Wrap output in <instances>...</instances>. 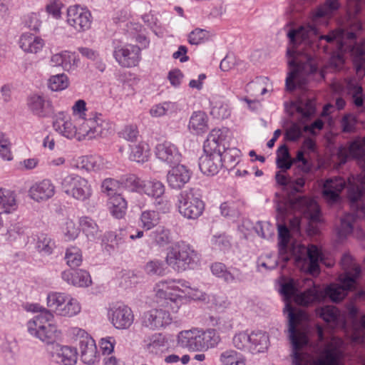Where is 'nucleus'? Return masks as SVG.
Here are the masks:
<instances>
[{
  "mask_svg": "<svg viewBox=\"0 0 365 365\" xmlns=\"http://www.w3.org/2000/svg\"><path fill=\"white\" fill-rule=\"evenodd\" d=\"M168 347V341L161 334H153L146 341L147 350L153 354H158L165 351Z\"/></svg>",
  "mask_w": 365,
  "mask_h": 365,
  "instance_id": "de8ad7c7",
  "label": "nucleus"
},
{
  "mask_svg": "<svg viewBox=\"0 0 365 365\" xmlns=\"http://www.w3.org/2000/svg\"><path fill=\"white\" fill-rule=\"evenodd\" d=\"M6 240L14 245H25L28 241L25 226L20 222L11 225L7 230Z\"/></svg>",
  "mask_w": 365,
  "mask_h": 365,
  "instance_id": "2f4dec72",
  "label": "nucleus"
},
{
  "mask_svg": "<svg viewBox=\"0 0 365 365\" xmlns=\"http://www.w3.org/2000/svg\"><path fill=\"white\" fill-rule=\"evenodd\" d=\"M11 143L8 136L0 132V156L4 160L10 161L13 159Z\"/></svg>",
  "mask_w": 365,
  "mask_h": 365,
  "instance_id": "69168bd1",
  "label": "nucleus"
},
{
  "mask_svg": "<svg viewBox=\"0 0 365 365\" xmlns=\"http://www.w3.org/2000/svg\"><path fill=\"white\" fill-rule=\"evenodd\" d=\"M109 208L116 218H122L125 214L127 202L120 195H113L109 199Z\"/></svg>",
  "mask_w": 365,
  "mask_h": 365,
  "instance_id": "09e8293b",
  "label": "nucleus"
},
{
  "mask_svg": "<svg viewBox=\"0 0 365 365\" xmlns=\"http://www.w3.org/2000/svg\"><path fill=\"white\" fill-rule=\"evenodd\" d=\"M192 172L185 165L177 164L167 173L166 181L173 190H180L187 184L191 178Z\"/></svg>",
  "mask_w": 365,
  "mask_h": 365,
  "instance_id": "412c9836",
  "label": "nucleus"
},
{
  "mask_svg": "<svg viewBox=\"0 0 365 365\" xmlns=\"http://www.w3.org/2000/svg\"><path fill=\"white\" fill-rule=\"evenodd\" d=\"M79 58L78 56L68 51H62V68L66 71L75 70L78 65Z\"/></svg>",
  "mask_w": 365,
  "mask_h": 365,
  "instance_id": "0e129e2a",
  "label": "nucleus"
},
{
  "mask_svg": "<svg viewBox=\"0 0 365 365\" xmlns=\"http://www.w3.org/2000/svg\"><path fill=\"white\" fill-rule=\"evenodd\" d=\"M178 106L176 103L165 101L155 104L150 109V115L153 118H160L165 115H171L177 113Z\"/></svg>",
  "mask_w": 365,
  "mask_h": 365,
  "instance_id": "a19ab883",
  "label": "nucleus"
},
{
  "mask_svg": "<svg viewBox=\"0 0 365 365\" xmlns=\"http://www.w3.org/2000/svg\"><path fill=\"white\" fill-rule=\"evenodd\" d=\"M268 335L262 331H242L232 338V344L238 350L248 351L252 354L265 352L269 346Z\"/></svg>",
  "mask_w": 365,
  "mask_h": 365,
  "instance_id": "1a4fd4ad",
  "label": "nucleus"
},
{
  "mask_svg": "<svg viewBox=\"0 0 365 365\" xmlns=\"http://www.w3.org/2000/svg\"><path fill=\"white\" fill-rule=\"evenodd\" d=\"M208 118L205 112L195 111L190 116L188 128L196 135L207 132L208 130Z\"/></svg>",
  "mask_w": 365,
  "mask_h": 365,
  "instance_id": "c9c22d12",
  "label": "nucleus"
},
{
  "mask_svg": "<svg viewBox=\"0 0 365 365\" xmlns=\"http://www.w3.org/2000/svg\"><path fill=\"white\" fill-rule=\"evenodd\" d=\"M81 312V304L79 301L68 294L66 300H65L58 316L71 318L79 314Z\"/></svg>",
  "mask_w": 365,
  "mask_h": 365,
  "instance_id": "79ce46f5",
  "label": "nucleus"
},
{
  "mask_svg": "<svg viewBox=\"0 0 365 365\" xmlns=\"http://www.w3.org/2000/svg\"><path fill=\"white\" fill-rule=\"evenodd\" d=\"M145 270L148 274L163 276L165 274L164 264L160 259H153L147 262Z\"/></svg>",
  "mask_w": 365,
  "mask_h": 365,
  "instance_id": "774afa93",
  "label": "nucleus"
},
{
  "mask_svg": "<svg viewBox=\"0 0 365 365\" xmlns=\"http://www.w3.org/2000/svg\"><path fill=\"white\" fill-rule=\"evenodd\" d=\"M317 314L331 328H344V317L334 306H324L317 310Z\"/></svg>",
  "mask_w": 365,
  "mask_h": 365,
  "instance_id": "bb28decb",
  "label": "nucleus"
},
{
  "mask_svg": "<svg viewBox=\"0 0 365 365\" xmlns=\"http://www.w3.org/2000/svg\"><path fill=\"white\" fill-rule=\"evenodd\" d=\"M44 45V40L41 37L30 33L23 34L19 39L20 48L27 53H37Z\"/></svg>",
  "mask_w": 365,
  "mask_h": 365,
  "instance_id": "7c9ffc66",
  "label": "nucleus"
},
{
  "mask_svg": "<svg viewBox=\"0 0 365 365\" xmlns=\"http://www.w3.org/2000/svg\"><path fill=\"white\" fill-rule=\"evenodd\" d=\"M278 238H279V251L281 258L284 261H288L289 258L287 256V245L289 242V231L286 225H280L278 226Z\"/></svg>",
  "mask_w": 365,
  "mask_h": 365,
  "instance_id": "6e6d98bb",
  "label": "nucleus"
},
{
  "mask_svg": "<svg viewBox=\"0 0 365 365\" xmlns=\"http://www.w3.org/2000/svg\"><path fill=\"white\" fill-rule=\"evenodd\" d=\"M344 187L345 181L343 178H334L327 179L323 185V197L329 202H335L339 199V195Z\"/></svg>",
  "mask_w": 365,
  "mask_h": 365,
  "instance_id": "cd10ccee",
  "label": "nucleus"
},
{
  "mask_svg": "<svg viewBox=\"0 0 365 365\" xmlns=\"http://www.w3.org/2000/svg\"><path fill=\"white\" fill-rule=\"evenodd\" d=\"M294 108L300 115V120L305 122L315 113V101L313 99L301 100L294 103Z\"/></svg>",
  "mask_w": 365,
  "mask_h": 365,
  "instance_id": "37998d69",
  "label": "nucleus"
},
{
  "mask_svg": "<svg viewBox=\"0 0 365 365\" xmlns=\"http://www.w3.org/2000/svg\"><path fill=\"white\" fill-rule=\"evenodd\" d=\"M150 240L156 245L164 247L168 245L171 240L170 229L165 226H159L149 235Z\"/></svg>",
  "mask_w": 365,
  "mask_h": 365,
  "instance_id": "c03bdc74",
  "label": "nucleus"
},
{
  "mask_svg": "<svg viewBox=\"0 0 365 365\" xmlns=\"http://www.w3.org/2000/svg\"><path fill=\"white\" fill-rule=\"evenodd\" d=\"M341 266L344 272L339 276V284H331L323 290L324 297H329L333 302L343 299L347 291L356 287V281L361 277L360 266L349 253L342 256Z\"/></svg>",
  "mask_w": 365,
  "mask_h": 365,
  "instance_id": "f03ea898",
  "label": "nucleus"
},
{
  "mask_svg": "<svg viewBox=\"0 0 365 365\" xmlns=\"http://www.w3.org/2000/svg\"><path fill=\"white\" fill-rule=\"evenodd\" d=\"M60 185L63 192L77 201L86 202L93 195V187L88 179L76 173H67Z\"/></svg>",
  "mask_w": 365,
  "mask_h": 365,
  "instance_id": "9d476101",
  "label": "nucleus"
},
{
  "mask_svg": "<svg viewBox=\"0 0 365 365\" xmlns=\"http://www.w3.org/2000/svg\"><path fill=\"white\" fill-rule=\"evenodd\" d=\"M52 357L58 364L63 365H74L77 361L78 353L76 349L56 344L53 347Z\"/></svg>",
  "mask_w": 365,
  "mask_h": 365,
  "instance_id": "c85d7f7f",
  "label": "nucleus"
},
{
  "mask_svg": "<svg viewBox=\"0 0 365 365\" xmlns=\"http://www.w3.org/2000/svg\"><path fill=\"white\" fill-rule=\"evenodd\" d=\"M81 358L82 361L88 365H94L99 362L100 356L97 351L96 342L93 339H88L80 346Z\"/></svg>",
  "mask_w": 365,
  "mask_h": 365,
  "instance_id": "f704fd0d",
  "label": "nucleus"
},
{
  "mask_svg": "<svg viewBox=\"0 0 365 365\" xmlns=\"http://www.w3.org/2000/svg\"><path fill=\"white\" fill-rule=\"evenodd\" d=\"M230 130L223 128L213 129L203 145V155L199 159V168L207 175H215L223 167L221 148L225 149Z\"/></svg>",
  "mask_w": 365,
  "mask_h": 365,
  "instance_id": "f257e3e1",
  "label": "nucleus"
},
{
  "mask_svg": "<svg viewBox=\"0 0 365 365\" xmlns=\"http://www.w3.org/2000/svg\"><path fill=\"white\" fill-rule=\"evenodd\" d=\"M209 322L211 326L216 327V331L222 334L230 332L233 329V321L226 316H210Z\"/></svg>",
  "mask_w": 365,
  "mask_h": 365,
  "instance_id": "3c124183",
  "label": "nucleus"
},
{
  "mask_svg": "<svg viewBox=\"0 0 365 365\" xmlns=\"http://www.w3.org/2000/svg\"><path fill=\"white\" fill-rule=\"evenodd\" d=\"M200 260L197 252L185 242L170 247L165 257L166 264L178 272L193 269Z\"/></svg>",
  "mask_w": 365,
  "mask_h": 365,
  "instance_id": "423d86ee",
  "label": "nucleus"
},
{
  "mask_svg": "<svg viewBox=\"0 0 365 365\" xmlns=\"http://www.w3.org/2000/svg\"><path fill=\"white\" fill-rule=\"evenodd\" d=\"M66 23L78 32H84L91 28L92 14L86 7L70 6L67 9Z\"/></svg>",
  "mask_w": 365,
  "mask_h": 365,
  "instance_id": "4468645a",
  "label": "nucleus"
},
{
  "mask_svg": "<svg viewBox=\"0 0 365 365\" xmlns=\"http://www.w3.org/2000/svg\"><path fill=\"white\" fill-rule=\"evenodd\" d=\"M79 225L87 238L91 241L96 240L100 235V230L96 222L88 217H82Z\"/></svg>",
  "mask_w": 365,
  "mask_h": 365,
  "instance_id": "a18cd8bd",
  "label": "nucleus"
},
{
  "mask_svg": "<svg viewBox=\"0 0 365 365\" xmlns=\"http://www.w3.org/2000/svg\"><path fill=\"white\" fill-rule=\"evenodd\" d=\"M296 206H298L304 216L309 220V232L314 223L321 221V212L317 202L307 197L298 199Z\"/></svg>",
  "mask_w": 365,
  "mask_h": 365,
  "instance_id": "b1692460",
  "label": "nucleus"
},
{
  "mask_svg": "<svg viewBox=\"0 0 365 365\" xmlns=\"http://www.w3.org/2000/svg\"><path fill=\"white\" fill-rule=\"evenodd\" d=\"M129 159L138 163L147 162L150 156V148L145 141H140L130 146Z\"/></svg>",
  "mask_w": 365,
  "mask_h": 365,
  "instance_id": "e433bc0d",
  "label": "nucleus"
},
{
  "mask_svg": "<svg viewBox=\"0 0 365 365\" xmlns=\"http://www.w3.org/2000/svg\"><path fill=\"white\" fill-rule=\"evenodd\" d=\"M53 128L61 135L68 138H77L76 123L72 122L71 117L63 111L58 112L53 122Z\"/></svg>",
  "mask_w": 365,
  "mask_h": 365,
  "instance_id": "4be33fe9",
  "label": "nucleus"
},
{
  "mask_svg": "<svg viewBox=\"0 0 365 365\" xmlns=\"http://www.w3.org/2000/svg\"><path fill=\"white\" fill-rule=\"evenodd\" d=\"M120 182L129 191L141 193L144 180H141L135 175H128L121 178Z\"/></svg>",
  "mask_w": 365,
  "mask_h": 365,
  "instance_id": "e2e57ef3",
  "label": "nucleus"
},
{
  "mask_svg": "<svg viewBox=\"0 0 365 365\" xmlns=\"http://www.w3.org/2000/svg\"><path fill=\"white\" fill-rule=\"evenodd\" d=\"M65 259L66 264L71 268L79 267L83 261L82 252L76 247H71L66 250Z\"/></svg>",
  "mask_w": 365,
  "mask_h": 365,
  "instance_id": "680f3d73",
  "label": "nucleus"
},
{
  "mask_svg": "<svg viewBox=\"0 0 365 365\" xmlns=\"http://www.w3.org/2000/svg\"><path fill=\"white\" fill-rule=\"evenodd\" d=\"M179 279L160 280L153 288L156 300L169 307L173 312H177L181 307L180 285Z\"/></svg>",
  "mask_w": 365,
  "mask_h": 365,
  "instance_id": "f8f14e48",
  "label": "nucleus"
},
{
  "mask_svg": "<svg viewBox=\"0 0 365 365\" xmlns=\"http://www.w3.org/2000/svg\"><path fill=\"white\" fill-rule=\"evenodd\" d=\"M176 205L179 213L188 220L197 219L205 210V203L195 188L180 192L177 197Z\"/></svg>",
  "mask_w": 365,
  "mask_h": 365,
  "instance_id": "9b49d317",
  "label": "nucleus"
},
{
  "mask_svg": "<svg viewBox=\"0 0 365 365\" xmlns=\"http://www.w3.org/2000/svg\"><path fill=\"white\" fill-rule=\"evenodd\" d=\"M28 109L38 118L48 117L53 110L52 102L38 94H32L27 98Z\"/></svg>",
  "mask_w": 365,
  "mask_h": 365,
  "instance_id": "5701e85b",
  "label": "nucleus"
},
{
  "mask_svg": "<svg viewBox=\"0 0 365 365\" xmlns=\"http://www.w3.org/2000/svg\"><path fill=\"white\" fill-rule=\"evenodd\" d=\"M155 155L160 163L168 166L178 164L181 160L178 147L169 141L158 143L155 148Z\"/></svg>",
  "mask_w": 365,
  "mask_h": 365,
  "instance_id": "aec40b11",
  "label": "nucleus"
},
{
  "mask_svg": "<svg viewBox=\"0 0 365 365\" xmlns=\"http://www.w3.org/2000/svg\"><path fill=\"white\" fill-rule=\"evenodd\" d=\"M61 277L68 284L78 287H87L92 283L90 274L83 269L66 270L62 272Z\"/></svg>",
  "mask_w": 365,
  "mask_h": 365,
  "instance_id": "c756f323",
  "label": "nucleus"
},
{
  "mask_svg": "<svg viewBox=\"0 0 365 365\" xmlns=\"http://www.w3.org/2000/svg\"><path fill=\"white\" fill-rule=\"evenodd\" d=\"M111 324L118 329L129 328L133 323L134 315L132 309L124 304L110 307L108 312Z\"/></svg>",
  "mask_w": 365,
  "mask_h": 365,
  "instance_id": "6ab92c4d",
  "label": "nucleus"
},
{
  "mask_svg": "<svg viewBox=\"0 0 365 365\" xmlns=\"http://www.w3.org/2000/svg\"><path fill=\"white\" fill-rule=\"evenodd\" d=\"M349 155L356 159L362 170L357 175L356 187L353 186L349 190V198L351 206L356 208L357 212L364 213V207L361 202L365 194V137L361 140H356L351 143L349 147Z\"/></svg>",
  "mask_w": 365,
  "mask_h": 365,
  "instance_id": "39448f33",
  "label": "nucleus"
},
{
  "mask_svg": "<svg viewBox=\"0 0 365 365\" xmlns=\"http://www.w3.org/2000/svg\"><path fill=\"white\" fill-rule=\"evenodd\" d=\"M344 87L347 93L351 96L354 106L357 108L362 107L365 96L359 82L355 78L347 79L345 81Z\"/></svg>",
  "mask_w": 365,
  "mask_h": 365,
  "instance_id": "58836bf2",
  "label": "nucleus"
},
{
  "mask_svg": "<svg viewBox=\"0 0 365 365\" xmlns=\"http://www.w3.org/2000/svg\"><path fill=\"white\" fill-rule=\"evenodd\" d=\"M178 344L189 351H202L200 329L181 331L177 337Z\"/></svg>",
  "mask_w": 365,
  "mask_h": 365,
  "instance_id": "393cba45",
  "label": "nucleus"
},
{
  "mask_svg": "<svg viewBox=\"0 0 365 365\" xmlns=\"http://www.w3.org/2000/svg\"><path fill=\"white\" fill-rule=\"evenodd\" d=\"M355 216L353 214H346L341 220L340 227L338 230V235L340 237H345L353 231V222Z\"/></svg>",
  "mask_w": 365,
  "mask_h": 365,
  "instance_id": "338daca9",
  "label": "nucleus"
},
{
  "mask_svg": "<svg viewBox=\"0 0 365 365\" xmlns=\"http://www.w3.org/2000/svg\"><path fill=\"white\" fill-rule=\"evenodd\" d=\"M230 135H231L230 133ZM230 138V135H229L225 149L221 148L222 162L224 161L223 166L227 168H232L237 165L240 160L241 154L240 150L236 148H227Z\"/></svg>",
  "mask_w": 365,
  "mask_h": 365,
  "instance_id": "49530a36",
  "label": "nucleus"
},
{
  "mask_svg": "<svg viewBox=\"0 0 365 365\" xmlns=\"http://www.w3.org/2000/svg\"><path fill=\"white\" fill-rule=\"evenodd\" d=\"M113 56L123 67L136 66L140 60V48L137 45L126 44L114 48Z\"/></svg>",
  "mask_w": 365,
  "mask_h": 365,
  "instance_id": "dca6fc26",
  "label": "nucleus"
},
{
  "mask_svg": "<svg viewBox=\"0 0 365 365\" xmlns=\"http://www.w3.org/2000/svg\"><path fill=\"white\" fill-rule=\"evenodd\" d=\"M36 247L37 250L45 255H51L55 247V242L46 234L38 236Z\"/></svg>",
  "mask_w": 365,
  "mask_h": 365,
  "instance_id": "052dcab7",
  "label": "nucleus"
},
{
  "mask_svg": "<svg viewBox=\"0 0 365 365\" xmlns=\"http://www.w3.org/2000/svg\"><path fill=\"white\" fill-rule=\"evenodd\" d=\"M173 319L169 312L163 309H152L142 317V325L150 330H158L171 324Z\"/></svg>",
  "mask_w": 365,
  "mask_h": 365,
  "instance_id": "f3484780",
  "label": "nucleus"
},
{
  "mask_svg": "<svg viewBox=\"0 0 365 365\" xmlns=\"http://www.w3.org/2000/svg\"><path fill=\"white\" fill-rule=\"evenodd\" d=\"M60 229L61 235L66 241L76 240L80 233L79 227L76 225L73 220L69 218L64 220L61 225Z\"/></svg>",
  "mask_w": 365,
  "mask_h": 365,
  "instance_id": "864d4df0",
  "label": "nucleus"
},
{
  "mask_svg": "<svg viewBox=\"0 0 365 365\" xmlns=\"http://www.w3.org/2000/svg\"><path fill=\"white\" fill-rule=\"evenodd\" d=\"M140 220L142 227L147 230H150L159 224L160 217L159 213L156 211L145 210L141 213Z\"/></svg>",
  "mask_w": 365,
  "mask_h": 365,
  "instance_id": "13d9d810",
  "label": "nucleus"
},
{
  "mask_svg": "<svg viewBox=\"0 0 365 365\" xmlns=\"http://www.w3.org/2000/svg\"><path fill=\"white\" fill-rule=\"evenodd\" d=\"M279 292L284 297L286 304L284 313L287 314L289 338L294 350L307 345L308 339L304 332L297 330V326L307 318L304 312L300 309H294L290 304L291 299L294 300L295 287L292 282H288L281 285Z\"/></svg>",
  "mask_w": 365,
  "mask_h": 365,
  "instance_id": "7ed1b4c3",
  "label": "nucleus"
},
{
  "mask_svg": "<svg viewBox=\"0 0 365 365\" xmlns=\"http://www.w3.org/2000/svg\"><path fill=\"white\" fill-rule=\"evenodd\" d=\"M343 341L341 339L333 336L325 344L317 359L310 354L301 352L302 346L294 350L292 347V365H341L344 357L342 350Z\"/></svg>",
  "mask_w": 365,
  "mask_h": 365,
  "instance_id": "20e7f679",
  "label": "nucleus"
},
{
  "mask_svg": "<svg viewBox=\"0 0 365 365\" xmlns=\"http://www.w3.org/2000/svg\"><path fill=\"white\" fill-rule=\"evenodd\" d=\"M212 273L217 277L222 278L227 283H232L240 281L239 274L235 275L233 273L228 272L225 266L220 262H216L211 266Z\"/></svg>",
  "mask_w": 365,
  "mask_h": 365,
  "instance_id": "5fc2aeb1",
  "label": "nucleus"
},
{
  "mask_svg": "<svg viewBox=\"0 0 365 365\" xmlns=\"http://www.w3.org/2000/svg\"><path fill=\"white\" fill-rule=\"evenodd\" d=\"M142 186L141 193L153 198L154 205L158 210L163 212L169 210L170 204L165 195V187L160 181L156 180L144 181Z\"/></svg>",
  "mask_w": 365,
  "mask_h": 365,
  "instance_id": "2eb2a0df",
  "label": "nucleus"
},
{
  "mask_svg": "<svg viewBox=\"0 0 365 365\" xmlns=\"http://www.w3.org/2000/svg\"><path fill=\"white\" fill-rule=\"evenodd\" d=\"M68 294L64 292H51L47 295L46 302L50 311L58 316L61 309L66 300Z\"/></svg>",
  "mask_w": 365,
  "mask_h": 365,
  "instance_id": "603ef678",
  "label": "nucleus"
},
{
  "mask_svg": "<svg viewBox=\"0 0 365 365\" xmlns=\"http://www.w3.org/2000/svg\"><path fill=\"white\" fill-rule=\"evenodd\" d=\"M54 316L51 311H44L29 319L26 323L28 333L46 344H51L60 336L61 331L53 323Z\"/></svg>",
  "mask_w": 365,
  "mask_h": 365,
  "instance_id": "0eeeda50",
  "label": "nucleus"
},
{
  "mask_svg": "<svg viewBox=\"0 0 365 365\" xmlns=\"http://www.w3.org/2000/svg\"><path fill=\"white\" fill-rule=\"evenodd\" d=\"M277 165L284 171L289 170L293 164L287 147L281 145L277 151Z\"/></svg>",
  "mask_w": 365,
  "mask_h": 365,
  "instance_id": "4d7b16f0",
  "label": "nucleus"
},
{
  "mask_svg": "<svg viewBox=\"0 0 365 365\" xmlns=\"http://www.w3.org/2000/svg\"><path fill=\"white\" fill-rule=\"evenodd\" d=\"M180 285L181 305L187 301H205L207 295L205 292L196 287H191L190 283L184 279H179Z\"/></svg>",
  "mask_w": 365,
  "mask_h": 365,
  "instance_id": "473e14b6",
  "label": "nucleus"
},
{
  "mask_svg": "<svg viewBox=\"0 0 365 365\" xmlns=\"http://www.w3.org/2000/svg\"><path fill=\"white\" fill-rule=\"evenodd\" d=\"M202 351L216 347L221 341L219 334L215 329H200Z\"/></svg>",
  "mask_w": 365,
  "mask_h": 365,
  "instance_id": "ea45409f",
  "label": "nucleus"
},
{
  "mask_svg": "<svg viewBox=\"0 0 365 365\" xmlns=\"http://www.w3.org/2000/svg\"><path fill=\"white\" fill-rule=\"evenodd\" d=\"M292 255L296 266L302 271L310 274L319 272V262L322 260V254L316 245L306 247L302 244H294L292 247Z\"/></svg>",
  "mask_w": 365,
  "mask_h": 365,
  "instance_id": "6e6552de",
  "label": "nucleus"
},
{
  "mask_svg": "<svg viewBox=\"0 0 365 365\" xmlns=\"http://www.w3.org/2000/svg\"><path fill=\"white\" fill-rule=\"evenodd\" d=\"M219 362L221 365H247V358L242 353L228 349L220 353Z\"/></svg>",
  "mask_w": 365,
  "mask_h": 365,
  "instance_id": "4c0bfd02",
  "label": "nucleus"
},
{
  "mask_svg": "<svg viewBox=\"0 0 365 365\" xmlns=\"http://www.w3.org/2000/svg\"><path fill=\"white\" fill-rule=\"evenodd\" d=\"M18 209L16 195L14 191L0 187V229L4 225L3 215H9Z\"/></svg>",
  "mask_w": 365,
  "mask_h": 365,
  "instance_id": "a878e982",
  "label": "nucleus"
},
{
  "mask_svg": "<svg viewBox=\"0 0 365 365\" xmlns=\"http://www.w3.org/2000/svg\"><path fill=\"white\" fill-rule=\"evenodd\" d=\"M56 193V186L49 179H43L33 183L28 190L29 197L37 203L45 202Z\"/></svg>",
  "mask_w": 365,
  "mask_h": 365,
  "instance_id": "a211bd4d",
  "label": "nucleus"
},
{
  "mask_svg": "<svg viewBox=\"0 0 365 365\" xmlns=\"http://www.w3.org/2000/svg\"><path fill=\"white\" fill-rule=\"evenodd\" d=\"M324 298V294L323 290L314 285L304 292L297 294L294 297V301L299 305L308 306L314 302H320Z\"/></svg>",
  "mask_w": 365,
  "mask_h": 365,
  "instance_id": "72a5a7b5",
  "label": "nucleus"
},
{
  "mask_svg": "<svg viewBox=\"0 0 365 365\" xmlns=\"http://www.w3.org/2000/svg\"><path fill=\"white\" fill-rule=\"evenodd\" d=\"M68 86V78L63 73L51 76L48 80V88L52 91L65 90Z\"/></svg>",
  "mask_w": 365,
  "mask_h": 365,
  "instance_id": "bf43d9fd",
  "label": "nucleus"
},
{
  "mask_svg": "<svg viewBox=\"0 0 365 365\" xmlns=\"http://www.w3.org/2000/svg\"><path fill=\"white\" fill-rule=\"evenodd\" d=\"M339 8L338 0H327L313 12V21L317 22L321 17H330Z\"/></svg>",
  "mask_w": 365,
  "mask_h": 365,
  "instance_id": "8fccbe9b",
  "label": "nucleus"
},
{
  "mask_svg": "<svg viewBox=\"0 0 365 365\" xmlns=\"http://www.w3.org/2000/svg\"><path fill=\"white\" fill-rule=\"evenodd\" d=\"M75 121L78 140L93 139L105 135L106 126L108 124L103 119L102 115L98 113H89Z\"/></svg>",
  "mask_w": 365,
  "mask_h": 365,
  "instance_id": "ddd939ff",
  "label": "nucleus"
}]
</instances>
